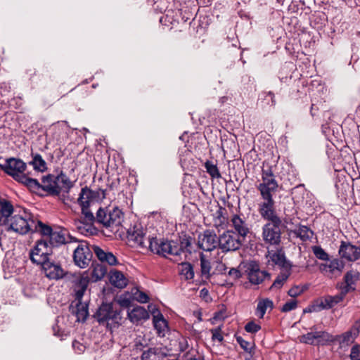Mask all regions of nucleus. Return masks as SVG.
<instances>
[{
  "mask_svg": "<svg viewBox=\"0 0 360 360\" xmlns=\"http://www.w3.org/2000/svg\"><path fill=\"white\" fill-rule=\"evenodd\" d=\"M18 182L24 184L32 192L41 189L51 196H59L62 191L68 194L74 186V182L62 170L56 176L51 174L44 176L41 184L37 179L30 178L26 174L23 175Z\"/></svg>",
  "mask_w": 360,
  "mask_h": 360,
  "instance_id": "nucleus-1",
  "label": "nucleus"
},
{
  "mask_svg": "<svg viewBox=\"0 0 360 360\" xmlns=\"http://www.w3.org/2000/svg\"><path fill=\"white\" fill-rule=\"evenodd\" d=\"M127 239L132 242V246L146 248L147 241L150 251L158 255L167 257L168 255L175 256L174 240H169L156 237H146V230L140 224H135L127 231Z\"/></svg>",
  "mask_w": 360,
  "mask_h": 360,
  "instance_id": "nucleus-2",
  "label": "nucleus"
},
{
  "mask_svg": "<svg viewBox=\"0 0 360 360\" xmlns=\"http://www.w3.org/2000/svg\"><path fill=\"white\" fill-rule=\"evenodd\" d=\"M122 309L112 303H103L94 315L95 319L101 326H104L111 332L121 325Z\"/></svg>",
  "mask_w": 360,
  "mask_h": 360,
  "instance_id": "nucleus-3",
  "label": "nucleus"
},
{
  "mask_svg": "<svg viewBox=\"0 0 360 360\" xmlns=\"http://www.w3.org/2000/svg\"><path fill=\"white\" fill-rule=\"evenodd\" d=\"M124 213L117 207H101L96 212V222L106 229H114L122 225Z\"/></svg>",
  "mask_w": 360,
  "mask_h": 360,
  "instance_id": "nucleus-4",
  "label": "nucleus"
},
{
  "mask_svg": "<svg viewBox=\"0 0 360 360\" xmlns=\"http://www.w3.org/2000/svg\"><path fill=\"white\" fill-rule=\"evenodd\" d=\"M93 198L94 193L90 188L85 186L81 189L77 202L81 207L83 217L79 222L86 226H91L96 222V215L90 210L91 204H94Z\"/></svg>",
  "mask_w": 360,
  "mask_h": 360,
  "instance_id": "nucleus-5",
  "label": "nucleus"
},
{
  "mask_svg": "<svg viewBox=\"0 0 360 360\" xmlns=\"http://www.w3.org/2000/svg\"><path fill=\"white\" fill-rule=\"evenodd\" d=\"M281 219L267 220L262 227V238L265 243L278 245L281 242Z\"/></svg>",
  "mask_w": 360,
  "mask_h": 360,
  "instance_id": "nucleus-6",
  "label": "nucleus"
},
{
  "mask_svg": "<svg viewBox=\"0 0 360 360\" xmlns=\"http://www.w3.org/2000/svg\"><path fill=\"white\" fill-rule=\"evenodd\" d=\"M276 191H259L262 202L258 205V212L264 220L281 219L276 214L273 193Z\"/></svg>",
  "mask_w": 360,
  "mask_h": 360,
  "instance_id": "nucleus-7",
  "label": "nucleus"
},
{
  "mask_svg": "<svg viewBox=\"0 0 360 360\" xmlns=\"http://www.w3.org/2000/svg\"><path fill=\"white\" fill-rule=\"evenodd\" d=\"M244 267V274L252 285H258L271 280V274L265 270H261L259 264L256 261H250Z\"/></svg>",
  "mask_w": 360,
  "mask_h": 360,
  "instance_id": "nucleus-8",
  "label": "nucleus"
},
{
  "mask_svg": "<svg viewBox=\"0 0 360 360\" xmlns=\"http://www.w3.org/2000/svg\"><path fill=\"white\" fill-rule=\"evenodd\" d=\"M52 248L46 240H38L30 252V259L33 264L44 266L50 261Z\"/></svg>",
  "mask_w": 360,
  "mask_h": 360,
  "instance_id": "nucleus-9",
  "label": "nucleus"
},
{
  "mask_svg": "<svg viewBox=\"0 0 360 360\" xmlns=\"http://www.w3.org/2000/svg\"><path fill=\"white\" fill-rule=\"evenodd\" d=\"M231 229L233 234L245 242L247 236L251 233V226L246 218L241 214H233L230 220Z\"/></svg>",
  "mask_w": 360,
  "mask_h": 360,
  "instance_id": "nucleus-10",
  "label": "nucleus"
},
{
  "mask_svg": "<svg viewBox=\"0 0 360 360\" xmlns=\"http://www.w3.org/2000/svg\"><path fill=\"white\" fill-rule=\"evenodd\" d=\"M93 252L92 245L86 241L81 242L73 253L75 264L82 269L87 267L92 260Z\"/></svg>",
  "mask_w": 360,
  "mask_h": 360,
  "instance_id": "nucleus-11",
  "label": "nucleus"
},
{
  "mask_svg": "<svg viewBox=\"0 0 360 360\" xmlns=\"http://www.w3.org/2000/svg\"><path fill=\"white\" fill-rule=\"evenodd\" d=\"M218 248L220 249L222 252H226L229 251H236L239 250L243 245V240H241L240 238L233 233L232 231L227 230L219 236L217 240Z\"/></svg>",
  "mask_w": 360,
  "mask_h": 360,
  "instance_id": "nucleus-12",
  "label": "nucleus"
},
{
  "mask_svg": "<svg viewBox=\"0 0 360 360\" xmlns=\"http://www.w3.org/2000/svg\"><path fill=\"white\" fill-rule=\"evenodd\" d=\"M34 220H27L25 217L15 214L11 215L9 217V222L5 225L8 231L12 230L20 234H25L30 231L33 230Z\"/></svg>",
  "mask_w": 360,
  "mask_h": 360,
  "instance_id": "nucleus-13",
  "label": "nucleus"
},
{
  "mask_svg": "<svg viewBox=\"0 0 360 360\" xmlns=\"http://www.w3.org/2000/svg\"><path fill=\"white\" fill-rule=\"evenodd\" d=\"M27 168V165L22 160L15 158H9L5 160V166L2 171L18 181L23 175Z\"/></svg>",
  "mask_w": 360,
  "mask_h": 360,
  "instance_id": "nucleus-14",
  "label": "nucleus"
},
{
  "mask_svg": "<svg viewBox=\"0 0 360 360\" xmlns=\"http://www.w3.org/2000/svg\"><path fill=\"white\" fill-rule=\"evenodd\" d=\"M217 240H219V237L214 231L206 229L198 235V246L204 251L211 252L218 248Z\"/></svg>",
  "mask_w": 360,
  "mask_h": 360,
  "instance_id": "nucleus-15",
  "label": "nucleus"
},
{
  "mask_svg": "<svg viewBox=\"0 0 360 360\" xmlns=\"http://www.w3.org/2000/svg\"><path fill=\"white\" fill-rule=\"evenodd\" d=\"M338 253L341 259L354 262L360 259V246L342 240L339 247Z\"/></svg>",
  "mask_w": 360,
  "mask_h": 360,
  "instance_id": "nucleus-16",
  "label": "nucleus"
},
{
  "mask_svg": "<svg viewBox=\"0 0 360 360\" xmlns=\"http://www.w3.org/2000/svg\"><path fill=\"white\" fill-rule=\"evenodd\" d=\"M262 182L257 186V190L259 191H277L278 184L275 179L274 174L271 168L268 169H262Z\"/></svg>",
  "mask_w": 360,
  "mask_h": 360,
  "instance_id": "nucleus-17",
  "label": "nucleus"
},
{
  "mask_svg": "<svg viewBox=\"0 0 360 360\" xmlns=\"http://www.w3.org/2000/svg\"><path fill=\"white\" fill-rule=\"evenodd\" d=\"M77 239L69 234L65 229H60L58 231H53L49 237V243L51 247H58L61 245L76 242Z\"/></svg>",
  "mask_w": 360,
  "mask_h": 360,
  "instance_id": "nucleus-18",
  "label": "nucleus"
},
{
  "mask_svg": "<svg viewBox=\"0 0 360 360\" xmlns=\"http://www.w3.org/2000/svg\"><path fill=\"white\" fill-rule=\"evenodd\" d=\"M194 238L189 235L181 233L178 238L174 240L175 256H180L181 253L192 252V244Z\"/></svg>",
  "mask_w": 360,
  "mask_h": 360,
  "instance_id": "nucleus-19",
  "label": "nucleus"
},
{
  "mask_svg": "<svg viewBox=\"0 0 360 360\" xmlns=\"http://www.w3.org/2000/svg\"><path fill=\"white\" fill-rule=\"evenodd\" d=\"M355 324L356 327L352 328L356 330L354 333L348 330L341 335H333L334 342H338L340 348L349 347L354 342L359 333L360 320L356 321Z\"/></svg>",
  "mask_w": 360,
  "mask_h": 360,
  "instance_id": "nucleus-20",
  "label": "nucleus"
},
{
  "mask_svg": "<svg viewBox=\"0 0 360 360\" xmlns=\"http://www.w3.org/2000/svg\"><path fill=\"white\" fill-rule=\"evenodd\" d=\"M45 275L49 279L59 280L65 276V271L60 264H56L53 262L49 261L41 266Z\"/></svg>",
  "mask_w": 360,
  "mask_h": 360,
  "instance_id": "nucleus-21",
  "label": "nucleus"
},
{
  "mask_svg": "<svg viewBox=\"0 0 360 360\" xmlns=\"http://www.w3.org/2000/svg\"><path fill=\"white\" fill-rule=\"evenodd\" d=\"M153 326L156 330L158 336L161 338L165 337L166 332L169 330L167 321L164 318L163 315L159 310L153 311Z\"/></svg>",
  "mask_w": 360,
  "mask_h": 360,
  "instance_id": "nucleus-22",
  "label": "nucleus"
},
{
  "mask_svg": "<svg viewBox=\"0 0 360 360\" xmlns=\"http://www.w3.org/2000/svg\"><path fill=\"white\" fill-rule=\"evenodd\" d=\"M92 250L98 259L102 263H105L110 266L116 265L118 263L117 257L112 252H105L96 245H92Z\"/></svg>",
  "mask_w": 360,
  "mask_h": 360,
  "instance_id": "nucleus-23",
  "label": "nucleus"
},
{
  "mask_svg": "<svg viewBox=\"0 0 360 360\" xmlns=\"http://www.w3.org/2000/svg\"><path fill=\"white\" fill-rule=\"evenodd\" d=\"M13 206L11 202L0 198V226H5L9 222V217L13 212Z\"/></svg>",
  "mask_w": 360,
  "mask_h": 360,
  "instance_id": "nucleus-24",
  "label": "nucleus"
},
{
  "mask_svg": "<svg viewBox=\"0 0 360 360\" xmlns=\"http://www.w3.org/2000/svg\"><path fill=\"white\" fill-rule=\"evenodd\" d=\"M127 316L130 321L136 324H139L141 321L148 319L150 316L148 311L141 306H136L131 311H128Z\"/></svg>",
  "mask_w": 360,
  "mask_h": 360,
  "instance_id": "nucleus-25",
  "label": "nucleus"
},
{
  "mask_svg": "<svg viewBox=\"0 0 360 360\" xmlns=\"http://www.w3.org/2000/svg\"><path fill=\"white\" fill-rule=\"evenodd\" d=\"M108 277L110 283L115 288L122 289L127 285L128 279L120 271L117 269L111 270L109 272Z\"/></svg>",
  "mask_w": 360,
  "mask_h": 360,
  "instance_id": "nucleus-26",
  "label": "nucleus"
},
{
  "mask_svg": "<svg viewBox=\"0 0 360 360\" xmlns=\"http://www.w3.org/2000/svg\"><path fill=\"white\" fill-rule=\"evenodd\" d=\"M269 255H270L271 260L276 265L279 266L283 270L291 269L292 264L289 261L286 260V257L282 249L278 250L273 252H269Z\"/></svg>",
  "mask_w": 360,
  "mask_h": 360,
  "instance_id": "nucleus-27",
  "label": "nucleus"
},
{
  "mask_svg": "<svg viewBox=\"0 0 360 360\" xmlns=\"http://www.w3.org/2000/svg\"><path fill=\"white\" fill-rule=\"evenodd\" d=\"M344 263L340 259H334L330 261L329 264H321L320 270L322 272L328 274V275H333L336 272L340 274L344 268Z\"/></svg>",
  "mask_w": 360,
  "mask_h": 360,
  "instance_id": "nucleus-28",
  "label": "nucleus"
},
{
  "mask_svg": "<svg viewBox=\"0 0 360 360\" xmlns=\"http://www.w3.org/2000/svg\"><path fill=\"white\" fill-rule=\"evenodd\" d=\"M91 281V278L89 277L88 274H83L75 283V299L81 300L84 296V294L89 285V283Z\"/></svg>",
  "mask_w": 360,
  "mask_h": 360,
  "instance_id": "nucleus-29",
  "label": "nucleus"
},
{
  "mask_svg": "<svg viewBox=\"0 0 360 360\" xmlns=\"http://www.w3.org/2000/svg\"><path fill=\"white\" fill-rule=\"evenodd\" d=\"M343 300V295H336L335 296L328 295L324 297L320 303V306L323 309H329Z\"/></svg>",
  "mask_w": 360,
  "mask_h": 360,
  "instance_id": "nucleus-30",
  "label": "nucleus"
},
{
  "mask_svg": "<svg viewBox=\"0 0 360 360\" xmlns=\"http://www.w3.org/2000/svg\"><path fill=\"white\" fill-rule=\"evenodd\" d=\"M200 272L202 278H205L208 280L211 277L210 271L212 270L211 262L210 260L207 259L203 253H200Z\"/></svg>",
  "mask_w": 360,
  "mask_h": 360,
  "instance_id": "nucleus-31",
  "label": "nucleus"
},
{
  "mask_svg": "<svg viewBox=\"0 0 360 360\" xmlns=\"http://www.w3.org/2000/svg\"><path fill=\"white\" fill-rule=\"evenodd\" d=\"M32 160L30 162L34 169L44 172L47 170L46 162L42 156L38 153H32Z\"/></svg>",
  "mask_w": 360,
  "mask_h": 360,
  "instance_id": "nucleus-32",
  "label": "nucleus"
},
{
  "mask_svg": "<svg viewBox=\"0 0 360 360\" xmlns=\"http://www.w3.org/2000/svg\"><path fill=\"white\" fill-rule=\"evenodd\" d=\"M291 274V269H284V272H281L277 276L272 285L270 286L269 290L280 289L285 282L288 280Z\"/></svg>",
  "mask_w": 360,
  "mask_h": 360,
  "instance_id": "nucleus-33",
  "label": "nucleus"
},
{
  "mask_svg": "<svg viewBox=\"0 0 360 360\" xmlns=\"http://www.w3.org/2000/svg\"><path fill=\"white\" fill-rule=\"evenodd\" d=\"M316 346L327 345L334 342L333 335L326 331H316Z\"/></svg>",
  "mask_w": 360,
  "mask_h": 360,
  "instance_id": "nucleus-34",
  "label": "nucleus"
},
{
  "mask_svg": "<svg viewBox=\"0 0 360 360\" xmlns=\"http://www.w3.org/2000/svg\"><path fill=\"white\" fill-rule=\"evenodd\" d=\"M108 269L107 267L104 264H97L96 265L92 271H91V279L92 281L96 282L98 281L101 280L107 274Z\"/></svg>",
  "mask_w": 360,
  "mask_h": 360,
  "instance_id": "nucleus-35",
  "label": "nucleus"
},
{
  "mask_svg": "<svg viewBox=\"0 0 360 360\" xmlns=\"http://www.w3.org/2000/svg\"><path fill=\"white\" fill-rule=\"evenodd\" d=\"M274 309V302L269 298L259 300L257 303V310L259 313V318L262 319L267 310Z\"/></svg>",
  "mask_w": 360,
  "mask_h": 360,
  "instance_id": "nucleus-36",
  "label": "nucleus"
},
{
  "mask_svg": "<svg viewBox=\"0 0 360 360\" xmlns=\"http://www.w3.org/2000/svg\"><path fill=\"white\" fill-rule=\"evenodd\" d=\"M204 167L212 179H219L221 177L217 163L211 160H207L204 164Z\"/></svg>",
  "mask_w": 360,
  "mask_h": 360,
  "instance_id": "nucleus-37",
  "label": "nucleus"
},
{
  "mask_svg": "<svg viewBox=\"0 0 360 360\" xmlns=\"http://www.w3.org/2000/svg\"><path fill=\"white\" fill-rule=\"evenodd\" d=\"M32 231L39 232L43 236L50 237L53 232V229L49 225H46L42 221L38 220L37 222L34 221V224H33V230Z\"/></svg>",
  "mask_w": 360,
  "mask_h": 360,
  "instance_id": "nucleus-38",
  "label": "nucleus"
},
{
  "mask_svg": "<svg viewBox=\"0 0 360 360\" xmlns=\"http://www.w3.org/2000/svg\"><path fill=\"white\" fill-rule=\"evenodd\" d=\"M180 274L186 280H191L194 277V270L193 265L189 262H182L181 264Z\"/></svg>",
  "mask_w": 360,
  "mask_h": 360,
  "instance_id": "nucleus-39",
  "label": "nucleus"
},
{
  "mask_svg": "<svg viewBox=\"0 0 360 360\" xmlns=\"http://www.w3.org/2000/svg\"><path fill=\"white\" fill-rule=\"evenodd\" d=\"M78 302L75 311H74L76 314L78 321H85L89 315L88 307L86 305H82L81 304V300H78Z\"/></svg>",
  "mask_w": 360,
  "mask_h": 360,
  "instance_id": "nucleus-40",
  "label": "nucleus"
},
{
  "mask_svg": "<svg viewBox=\"0 0 360 360\" xmlns=\"http://www.w3.org/2000/svg\"><path fill=\"white\" fill-rule=\"evenodd\" d=\"M297 236L303 241L309 240L313 235V231L307 226L300 225L296 231Z\"/></svg>",
  "mask_w": 360,
  "mask_h": 360,
  "instance_id": "nucleus-41",
  "label": "nucleus"
},
{
  "mask_svg": "<svg viewBox=\"0 0 360 360\" xmlns=\"http://www.w3.org/2000/svg\"><path fill=\"white\" fill-rule=\"evenodd\" d=\"M159 349L156 347H150L143 351L141 354V360H159L158 359Z\"/></svg>",
  "mask_w": 360,
  "mask_h": 360,
  "instance_id": "nucleus-42",
  "label": "nucleus"
},
{
  "mask_svg": "<svg viewBox=\"0 0 360 360\" xmlns=\"http://www.w3.org/2000/svg\"><path fill=\"white\" fill-rule=\"evenodd\" d=\"M301 343L316 346V332H309L299 337Z\"/></svg>",
  "mask_w": 360,
  "mask_h": 360,
  "instance_id": "nucleus-43",
  "label": "nucleus"
},
{
  "mask_svg": "<svg viewBox=\"0 0 360 360\" xmlns=\"http://www.w3.org/2000/svg\"><path fill=\"white\" fill-rule=\"evenodd\" d=\"M131 293L133 295V298L139 302L146 303L149 301L148 295L146 293L140 291L137 288L132 289Z\"/></svg>",
  "mask_w": 360,
  "mask_h": 360,
  "instance_id": "nucleus-44",
  "label": "nucleus"
},
{
  "mask_svg": "<svg viewBox=\"0 0 360 360\" xmlns=\"http://www.w3.org/2000/svg\"><path fill=\"white\" fill-rule=\"evenodd\" d=\"M236 341L240 345V347L246 352H248L250 357H252L255 352L253 351V348L250 347V342L245 340L242 337L238 336L236 337Z\"/></svg>",
  "mask_w": 360,
  "mask_h": 360,
  "instance_id": "nucleus-45",
  "label": "nucleus"
},
{
  "mask_svg": "<svg viewBox=\"0 0 360 360\" xmlns=\"http://www.w3.org/2000/svg\"><path fill=\"white\" fill-rule=\"evenodd\" d=\"M312 250L316 258L323 261L329 260L328 254L321 246H314Z\"/></svg>",
  "mask_w": 360,
  "mask_h": 360,
  "instance_id": "nucleus-46",
  "label": "nucleus"
},
{
  "mask_svg": "<svg viewBox=\"0 0 360 360\" xmlns=\"http://www.w3.org/2000/svg\"><path fill=\"white\" fill-rule=\"evenodd\" d=\"M358 278V274L354 273L352 271H348L344 276V280L347 287H351L352 285L354 284L355 281Z\"/></svg>",
  "mask_w": 360,
  "mask_h": 360,
  "instance_id": "nucleus-47",
  "label": "nucleus"
},
{
  "mask_svg": "<svg viewBox=\"0 0 360 360\" xmlns=\"http://www.w3.org/2000/svg\"><path fill=\"white\" fill-rule=\"evenodd\" d=\"M221 328L222 326H219L210 330V332L212 335V340L213 341L218 340L219 342H222L224 341V337L221 335Z\"/></svg>",
  "mask_w": 360,
  "mask_h": 360,
  "instance_id": "nucleus-48",
  "label": "nucleus"
},
{
  "mask_svg": "<svg viewBox=\"0 0 360 360\" xmlns=\"http://www.w3.org/2000/svg\"><path fill=\"white\" fill-rule=\"evenodd\" d=\"M297 307V302L295 300H290L288 302H286L283 307L281 309V311L282 312L286 313L288 311H290L292 310H294Z\"/></svg>",
  "mask_w": 360,
  "mask_h": 360,
  "instance_id": "nucleus-49",
  "label": "nucleus"
},
{
  "mask_svg": "<svg viewBox=\"0 0 360 360\" xmlns=\"http://www.w3.org/2000/svg\"><path fill=\"white\" fill-rule=\"evenodd\" d=\"M261 329L259 324L255 323L253 321H249L245 326V330L250 333H256Z\"/></svg>",
  "mask_w": 360,
  "mask_h": 360,
  "instance_id": "nucleus-50",
  "label": "nucleus"
},
{
  "mask_svg": "<svg viewBox=\"0 0 360 360\" xmlns=\"http://www.w3.org/2000/svg\"><path fill=\"white\" fill-rule=\"evenodd\" d=\"M349 356L352 360H360V346L359 345L352 347Z\"/></svg>",
  "mask_w": 360,
  "mask_h": 360,
  "instance_id": "nucleus-51",
  "label": "nucleus"
},
{
  "mask_svg": "<svg viewBox=\"0 0 360 360\" xmlns=\"http://www.w3.org/2000/svg\"><path fill=\"white\" fill-rule=\"evenodd\" d=\"M303 292V288H301L298 285H295L288 290V295L292 297H296L301 295Z\"/></svg>",
  "mask_w": 360,
  "mask_h": 360,
  "instance_id": "nucleus-52",
  "label": "nucleus"
},
{
  "mask_svg": "<svg viewBox=\"0 0 360 360\" xmlns=\"http://www.w3.org/2000/svg\"><path fill=\"white\" fill-rule=\"evenodd\" d=\"M228 275L233 280L236 281L242 277V273L240 270L236 268H231L228 272Z\"/></svg>",
  "mask_w": 360,
  "mask_h": 360,
  "instance_id": "nucleus-53",
  "label": "nucleus"
},
{
  "mask_svg": "<svg viewBox=\"0 0 360 360\" xmlns=\"http://www.w3.org/2000/svg\"><path fill=\"white\" fill-rule=\"evenodd\" d=\"M72 347L75 350H77L79 353H82L84 351L85 347L78 341H74L72 342Z\"/></svg>",
  "mask_w": 360,
  "mask_h": 360,
  "instance_id": "nucleus-54",
  "label": "nucleus"
},
{
  "mask_svg": "<svg viewBox=\"0 0 360 360\" xmlns=\"http://www.w3.org/2000/svg\"><path fill=\"white\" fill-rule=\"evenodd\" d=\"M226 212V210L225 207H223L222 206L219 205V209L217 210L215 213V216L217 219L219 220L221 217H224V214Z\"/></svg>",
  "mask_w": 360,
  "mask_h": 360,
  "instance_id": "nucleus-55",
  "label": "nucleus"
},
{
  "mask_svg": "<svg viewBox=\"0 0 360 360\" xmlns=\"http://www.w3.org/2000/svg\"><path fill=\"white\" fill-rule=\"evenodd\" d=\"M188 348V343L186 339H184L179 343V349L181 352H185Z\"/></svg>",
  "mask_w": 360,
  "mask_h": 360,
  "instance_id": "nucleus-56",
  "label": "nucleus"
},
{
  "mask_svg": "<svg viewBox=\"0 0 360 360\" xmlns=\"http://www.w3.org/2000/svg\"><path fill=\"white\" fill-rule=\"evenodd\" d=\"M266 96L271 98V105L275 107L276 105V101L274 93L273 91H269L266 93Z\"/></svg>",
  "mask_w": 360,
  "mask_h": 360,
  "instance_id": "nucleus-57",
  "label": "nucleus"
},
{
  "mask_svg": "<svg viewBox=\"0 0 360 360\" xmlns=\"http://www.w3.org/2000/svg\"><path fill=\"white\" fill-rule=\"evenodd\" d=\"M200 296L202 298L207 300V298L209 297V296H210L208 290L207 288L201 289L200 291Z\"/></svg>",
  "mask_w": 360,
  "mask_h": 360,
  "instance_id": "nucleus-58",
  "label": "nucleus"
},
{
  "mask_svg": "<svg viewBox=\"0 0 360 360\" xmlns=\"http://www.w3.org/2000/svg\"><path fill=\"white\" fill-rule=\"evenodd\" d=\"M351 290H354V288H352V286L351 287H347V285L346 284L345 287L340 292V293L339 295H343V299H344L345 295H347V293L349 292Z\"/></svg>",
  "mask_w": 360,
  "mask_h": 360,
  "instance_id": "nucleus-59",
  "label": "nucleus"
},
{
  "mask_svg": "<svg viewBox=\"0 0 360 360\" xmlns=\"http://www.w3.org/2000/svg\"><path fill=\"white\" fill-rule=\"evenodd\" d=\"M225 317L223 316V312L221 311L215 312L213 316V319L214 320H224Z\"/></svg>",
  "mask_w": 360,
  "mask_h": 360,
  "instance_id": "nucleus-60",
  "label": "nucleus"
},
{
  "mask_svg": "<svg viewBox=\"0 0 360 360\" xmlns=\"http://www.w3.org/2000/svg\"><path fill=\"white\" fill-rule=\"evenodd\" d=\"M121 307H129L130 305V301L128 299H123L120 302Z\"/></svg>",
  "mask_w": 360,
  "mask_h": 360,
  "instance_id": "nucleus-61",
  "label": "nucleus"
},
{
  "mask_svg": "<svg viewBox=\"0 0 360 360\" xmlns=\"http://www.w3.org/2000/svg\"><path fill=\"white\" fill-rule=\"evenodd\" d=\"M319 110V108L314 104H311L310 113L314 117L316 115V112Z\"/></svg>",
  "mask_w": 360,
  "mask_h": 360,
  "instance_id": "nucleus-62",
  "label": "nucleus"
},
{
  "mask_svg": "<svg viewBox=\"0 0 360 360\" xmlns=\"http://www.w3.org/2000/svg\"><path fill=\"white\" fill-rule=\"evenodd\" d=\"M58 328V326L57 325L53 326V334L56 336L61 337L62 334L60 333V330Z\"/></svg>",
  "mask_w": 360,
  "mask_h": 360,
  "instance_id": "nucleus-63",
  "label": "nucleus"
},
{
  "mask_svg": "<svg viewBox=\"0 0 360 360\" xmlns=\"http://www.w3.org/2000/svg\"><path fill=\"white\" fill-rule=\"evenodd\" d=\"M190 360H203V359H200V358L197 359V358L193 357V358H191Z\"/></svg>",
  "mask_w": 360,
  "mask_h": 360,
  "instance_id": "nucleus-64",
  "label": "nucleus"
}]
</instances>
